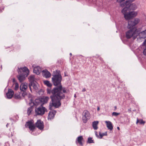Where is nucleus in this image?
I'll return each mask as SVG.
<instances>
[{"instance_id": "f257e3e1", "label": "nucleus", "mask_w": 146, "mask_h": 146, "mask_svg": "<svg viewBox=\"0 0 146 146\" xmlns=\"http://www.w3.org/2000/svg\"><path fill=\"white\" fill-rule=\"evenodd\" d=\"M52 76V82L54 85L57 87H54L52 90L50 88H47L46 89L47 94H51L50 96L51 102L49 105L50 110H52V108L53 106L58 108L61 106V100L65 98L64 93H67L66 88L62 87L61 85L62 78L60 71L56 70L54 71Z\"/></svg>"}, {"instance_id": "f03ea898", "label": "nucleus", "mask_w": 146, "mask_h": 146, "mask_svg": "<svg viewBox=\"0 0 146 146\" xmlns=\"http://www.w3.org/2000/svg\"><path fill=\"white\" fill-rule=\"evenodd\" d=\"M135 0H117V2L120 3L121 7H124V8H127L128 10H135L137 7L135 3L131 4V3Z\"/></svg>"}, {"instance_id": "7ed1b4c3", "label": "nucleus", "mask_w": 146, "mask_h": 146, "mask_svg": "<svg viewBox=\"0 0 146 146\" xmlns=\"http://www.w3.org/2000/svg\"><path fill=\"white\" fill-rule=\"evenodd\" d=\"M18 73L19 74L17 75V77L20 82L24 81L26 77L29 74V71L28 68L26 67L19 68Z\"/></svg>"}, {"instance_id": "20e7f679", "label": "nucleus", "mask_w": 146, "mask_h": 146, "mask_svg": "<svg viewBox=\"0 0 146 146\" xmlns=\"http://www.w3.org/2000/svg\"><path fill=\"white\" fill-rule=\"evenodd\" d=\"M122 13L124 15V17L126 20H129L132 18L136 17L137 14V12L130 11L127 8H124L121 11Z\"/></svg>"}, {"instance_id": "39448f33", "label": "nucleus", "mask_w": 146, "mask_h": 146, "mask_svg": "<svg viewBox=\"0 0 146 146\" xmlns=\"http://www.w3.org/2000/svg\"><path fill=\"white\" fill-rule=\"evenodd\" d=\"M139 20L137 18L130 20L128 21V27L129 28L135 30L136 29L134 27L139 23Z\"/></svg>"}, {"instance_id": "423d86ee", "label": "nucleus", "mask_w": 146, "mask_h": 146, "mask_svg": "<svg viewBox=\"0 0 146 146\" xmlns=\"http://www.w3.org/2000/svg\"><path fill=\"white\" fill-rule=\"evenodd\" d=\"M27 84L26 83H22L20 86V90L22 92V96L24 97L27 95L28 93L27 92Z\"/></svg>"}, {"instance_id": "0eeeda50", "label": "nucleus", "mask_w": 146, "mask_h": 146, "mask_svg": "<svg viewBox=\"0 0 146 146\" xmlns=\"http://www.w3.org/2000/svg\"><path fill=\"white\" fill-rule=\"evenodd\" d=\"M136 29L134 30L133 29H131L130 30L126 32L125 33L126 37L127 39H129L132 37H133V39H135L136 37Z\"/></svg>"}, {"instance_id": "6e6552de", "label": "nucleus", "mask_w": 146, "mask_h": 146, "mask_svg": "<svg viewBox=\"0 0 146 146\" xmlns=\"http://www.w3.org/2000/svg\"><path fill=\"white\" fill-rule=\"evenodd\" d=\"M46 110L45 107L42 106V105L40 106L38 108H35V113L37 115H43Z\"/></svg>"}, {"instance_id": "1a4fd4ad", "label": "nucleus", "mask_w": 146, "mask_h": 146, "mask_svg": "<svg viewBox=\"0 0 146 146\" xmlns=\"http://www.w3.org/2000/svg\"><path fill=\"white\" fill-rule=\"evenodd\" d=\"M136 37L135 38H136L137 36H139L140 39H144L146 38V29L141 32H140V31L138 29H136V34L135 35Z\"/></svg>"}, {"instance_id": "9d476101", "label": "nucleus", "mask_w": 146, "mask_h": 146, "mask_svg": "<svg viewBox=\"0 0 146 146\" xmlns=\"http://www.w3.org/2000/svg\"><path fill=\"white\" fill-rule=\"evenodd\" d=\"M82 117V120L83 122L84 123H86L88 120L90 119V114L89 112L87 110L84 111Z\"/></svg>"}, {"instance_id": "9b49d317", "label": "nucleus", "mask_w": 146, "mask_h": 146, "mask_svg": "<svg viewBox=\"0 0 146 146\" xmlns=\"http://www.w3.org/2000/svg\"><path fill=\"white\" fill-rule=\"evenodd\" d=\"M25 126L26 127H28L29 129L32 131H33L35 128V126L33 124V121L32 120L27 122Z\"/></svg>"}, {"instance_id": "f8f14e48", "label": "nucleus", "mask_w": 146, "mask_h": 146, "mask_svg": "<svg viewBox=\"0 0 146 146\" xmlns=\"http://www.w3.org/2000/svg\"><path fill=\"white\" fill-rule=\"evenodd\" d=\"M35 126L40 130L43 129L44 128L43 122L40 119H38L35 123Z\"/></svg>"}, {"instance_id": "ddd939ff", "label": "nucleus", "mask_w": 146, "mask_h": 146, "mask_svg": "<svg viewBox=\"0 0 146 146\" xmlns=\"http://www.w3.org/2000/svg\"><path fill=\"white\" fill-rule=\"evenodd\" d=\"M42 72L43 74V77L46 78H50L51 76L50 73L46 69L43 70Z\"/></svg>"}, {"instance_id": "4468645a", "label": "nucleus", "mask_w": 146, "mask_h": 146, "mask_svg": "<svg viewBox=\"0 0 146 146\" xmlns=\"http://www.w3.org/2000/svg\"><path fill=\"white\" fill-rule=\"evenodd\" d=\"M14 92L11 89H9L7 93H6V95L7 98L8 99L11 98Z\"/></svg>"}, {"instance_id": "2eb2a0df", "label": "nucleus", "mask_w": 146, "mask_h": 146, "mask_svg": "<svg viewBox=\"0 0 146 146\" xmlns=\"http://www.w3.org/2000/svg\"><path fill=\"white\" fill-rule=\"evenodd\" d=\"M56 112V111L54 110H52L51 111H50L48 115V119L50 120L53 119Z\"/></svg>"}, {"instance_id": "dca6fc26", "label": "nucleus", "mask_w": 146, "mask_h": 146, "mask_svg": "<svg viewBox=\"0 0 146 146\" xmlns=\"http://www.w3.org/2000/svg\"><path fill=\"white\" fill-rule=\"evenodd\" d=\"M31 103H32L33 102V105L34 106H37L39 105H40V106L42 105V101L39 99H36L35 100V102H33V100L31 99Z\"/></svg>"}, {"instance_id": "f3484780", "label": "nucleus", "mask_w": 146, "mask_h": 146, "mask_svg": "<svg viewBox=\"0 0 146 146\" xmlns=\"http://www.w3.org/2000/svg\"><path fill=\"white\" fill-rule=\"evenodd\" d=\"M83 140V138L82 136H80L77 138L76 141V143H79L81 146H83V144L82 142V141Z\"/></svg>"}, {"instance_id": "a211bd4d", "label": "nucleus", "mask_w": 146, "mask_h": 146, "mask_svg": "<svg viewBox=\"0 0 146 146\" xmlns=\"http://www.w3.org/2000/svg\"><path fill=\"white\" fill-rule=\"evenodd\" d=\"M105 123H106L107 127L108 129L110 131H112L113 129V126L111 122L109 121H106Z\"/></svg>"}, {"instance_id": "6ab92c4d", "label": "nucleus", "mask_w": 146, "mask_h": 146, "mask_svg": "<svg viewBox=\"0 0 146 146\" xmlns=\"http://www.w3.org/2000/svg\"><path fill=\"white\" fill-rule=\"evenodd\" d=\"M41 71V69L39 66H36L34 68L33 72L35 73L39 74Z\"/></svg>"}, {"instance_id": "aec40b11", "label": "nucleus", "mask_w": 146, "mask_h": 146, "mask_svg": "<svg viewBox=\"0 0 146 146\" xmlns=\"http://www.w3.org/2000/svg\"><path fill=\"white\" fill-rule=\"evenodd\" d=\"M142 46L143 49V53L144 55L146 56V43H145V41L143 42L142 44Z\"/></svg>"}, {"instance_id": "412c9836", "label": "nucleus", "mask_w": 146, "mask_h": 146, "mask_svg": "<svg viewBox=\"0 0 146 146\" xmlns=\"http://www.w3.org/2000/svg\"><path fill=\"white\" fill-rule=\"evenodd\" d=\"M99 123L98 121H94L92 122V127L94 130H97L98 129V125Z\"/></svg>"}, {"instance_id": "4be33fe9", "label": "nucleus", "mask_w": 146, "mask_h": 146, "mask_svg": "<svg viewBox=\"0 0 146 146\" xmlns=\"http://www.w3.org/2000/svg\"><path fill=\"white\" fill-rule=\"evenodd\" d=\"M44 84L46 85L49 88H50L51 89V87L52 86V85L51 83H50V82L48 80H44Z\"/></svg>"}, {"instance_id": "5701e85b", "label": "nucleus", "mask_w": 146, "mask_h": 146, "mask_svg": "<svg viewBox=\"0 0 146 146\" xmlns=\"http://www.w3.org/2000/svg\"><path fill=\"white\" fill-rule=\"evenodd\" d=\"M29 79L30 82V83L32 84L33 82H36V81L35 80V77L34 76H31L29 78Z\"/></svg>"}, {"instance_id": "b1692460", "label": "nucleus", "mask_w": 146, "mask_h": 146, "mask_svg": "<svg viewBox=\"0 0 146 146\" xmlns=\"http://www.w3.org/2000/svg\"><path fill=\"white\" fill-rule=\"evenodd\" d=\"M33 106H31L30 107L28 108L27 109V114L28 115H29L33 111Z\"/></svg>"}, {"instance_id": "393cba45", "label": "nucleus", "mask_w": 146, "mask_h": 146, "mask_svg": "<svg viewBox=\"0 0 146 146\" xmlns=\"http://www.w3.org/2000/svg\"><path fill=\"white\" fill-rule=\"evenodd\" d=\"M139 122L140 124L144 125L145 123V121H144L143 119H141L140 120H139L138 118L137 119L136 124H137Z\"/></svg>"}, {"instance_id": "a878e982", "label": "nucleus", "mask_w": 146, "mask_h": 146, "mask_svg": "<svg viewBox=\"0 0 146 146\" xmlns=\"http://www.w3.org/2000/svg\"><path fill=\"white\" fill-rule=\"evenodd\" d=\"M37 84L36 82H33V83L31 84L32 86H33V88L35 90L38 89V87L37 85Z\"/></svg>"}, {"instance_id": "bb28decb", "label": "nucleus", "mask_w": 146, "mask_h": 146, "mask_svg": "<svg viewBox=\"0 0 146 146\" xmlns=\"http://www.w3.org/2000/svg\"><path fill=\"white\" fill-rule=\"evenodd\" d=\"M92 138L89 137L88 138V141H87V143H94V140L92 139Z\"/></svg>"}, {"instance_id": "cd10ccee", "label": "nucleus", "mask_w": 146, "mask_h": 146, "mask_svg": "<svg viewBox=\"0 0 146 146\" xmlns=\"http://www.w3.org/2000/svg\"><path fill=\"white\" fill-rule=\"evenodd\" d=\"M14 98L16 99H21V97L19 94H15L14 96Z\"/></svg>"}, {"instance_id": "c85d7f7f", "label": "nucleus", "mask_w": 146, "mask_h": 146, "mask_svg": "<svg viewBox=\"0 0 146 146\" xmlns=\"http://www.w3.org/2000/svg\"><path fill=\"white\" fill-rule=\"evenodd\" d=\"M19 88V85L18 83H16L15 84V86L14 88V90H18Z\"/></svg>"}, {"instance_id": "c756f323", "label": "nucleus", "mask_w": 146, "mask_h": 146, "mask_svg": "<svg viewBox=\"0 0 146 146\" xmlns=\"http://www.w3.org/2000/svg\"><path fill=\"white\" fill-rule=\"evenodd\" d=\"M120 114V113H117L116 112H113L112 113V115L115 116H117L118 115H119Z\"/></svg>"}, {"instance_id": "7c9ffc66", "label": "nucleus", "mask_w": 146, "mask_h": 146, "mask_svg": "<svg viewBox=\"0 0 146 146\" xmlns=\"http://www.w3.org/2000/svg\"><path fill=\"white\" fill-rule=\"evenodd\" d=\"M1 2V0H0V3ZM4 9V8L3 7H1L0 6V13L2 12L3 10Z\"/></svg>"}, {"instance_id": "2f4dec72", "label": "nucleus", "mask_w": 146, "mask_h": 146, "mask_svg": "<svg viewBox=\"0 0 146 146\" xmlns=\"http://www.w3.org/2000/svg\"><path fill=\"white\" fill-rule=\"evenodd\" d=\"M99 135H100V137H99V138L100 139H102L103 137V136L102 135V133H101L100 132H99Z\"/></svg>"}, {"instance_id": "473e14b6", "label": "nucleus", "mask_w": 146, "mask_h": 146, "mask_svg": "<svg viewBox=\"0 0 146 146\" xmlns=\"http://www.w3.org/2000/svg\"><path fill=\"white\" fill-rule=\"evenodd\" d=\"M103 136H107V132H105V133H102Z\"/></svg>"}, {"instance_id": "72a5a7b5", "label": "nucleus", "mask_w": 146, "mask_h": 146, "mask_svg": "<svg viewBox=\"0 0 146 146\" xmlns=\"http://www.w3.org/2000/svg\"><path fill=\"white\" fill-rule=\"evenodd\" d=\"M95 132L96 136L98 138L99 137V136L98 134V133L97 131H95Z\"/></svg>"}, {"instance_id": "f704fd0d", "label": "nucleus", "mask_w": 146, "mask_h": 146, "mask_svg": "<svg viewBox=\"0 0 146 146\" xmlns=\"http://www.w3.org/2000/svg\"><path fill=\"white\" fill-rule=\"evenodd\" d=\"M31 86H32L31 84V83H29V87L30 90L31 91H32V89H31Z\"/></svg>"}, {"instance_id": "c9c22d12", "label": "nucleus", "mask_w": 146, "mask_h": 146, "mask_svg": "<svg viewBox=\"0 0 146 146\" xmlns=\"http://www.w3.org/2000/svg\"><path fill=\"white\" fill-rule=\"evenodd\" d=\"M99 59L102 62H104V60L103 59L100 57H99Z\"/></svg>"}, {"instance_id": "e433bc0d", "label": "nucleus", "mask_w": 146, "mask_h": 146, "mask_svg": "<svg viewBox=\"0 0 146 146\" xmlns=\"http://www.w3.org/2000/svg\"><path fill=\"white\" fill-rule=\"evenodd\" d=\"M86 91V89L85 88H84L82 90V91L83 92Z\"/></svg>"}, {"instance_id": "4c0bfd02", "label": "nucleus", "mask_w": 146, "mask_h": 146, "mask_svg": "<svg viewBox=\"0 0 146 146\" xmlns=\"http://www.w3.org/2000/svg\"><path fill=\"white\" fill-rule=\"evenodd\" d=\"M114 111H115L117 108V107L116 106H115L114 107Z\"/></svg>"}, {"instance_id": "58836bf2", "label": "nucleus", "mask_w": 146, "mask_h": 146, "mask_svg": "<svg viewBox=\"0 0 146 146\" xmlns=\"http://www.w3.org/2000/svg\"><path fill=\"white\" fill-rule=\"evenodd\" d=\"M13 82H16L15 80V78H13Z\"/></svg>"}, {"instance_id": "ea45409f", "label": "nucleus", "mask_w": 146, "mask_h": 146, "mask_svg": "<svg viewBox=\"0 0 146 146\" xmlns=\"http://www.w3.org/2000/svg\"><path fill=\"white\" fill-rule=\"evenodd\" d=\"M100 110V107H98L97 108V111H99Z\"/></svg>"}, {"instance_id": "a19ab883", "label": "nucleus", "mask_w": 146, "mask_h": 146, "mask_svg": "<svg viewBox=\"0 0 146 146\" xmlns=\"http://www.w3.org/2000/svg\"><path fill=\"white\" fill-rule=\"evenodd\" d=\"M9 123H7V125H6V126L7 127H8V125H9Z\"/></svg>"}, {"instance_id": "79ce46f5", "label": "nucleus", "mask_w": 146, "mask_h": 146, "mask_svg": "<svg viewBox=\"0 0 146 146\" xmlns=\"http://www.w3.org/2000/svg\"><path fill=\"white\" fill-rule=\"evenodd\" d=\"M117 129L118 130H120V128H119V127H117Z\"/></svg>"}, {"instance_id": "37998d69", "label": "nucleus", "mask_w": 146, "mask_h": 146, "mask_svg": "<svg viewBox=\"0 0 146 146\" xmlns=\"http://www.w3.org/2000/svg\"><path fill=\"white\" fill-rule=\"evenodd\" d=\"M74 97L75 98H76V95L75 94V95H74Z\"/></svg>"}, {"instance_id": "c03bdc74", "label": "nucleus", "mask_w": 146, "mask_h": 146, "mask_svg": "<svg viewBox=\"0 0 146 146\" xmlns=\"http://www.w3.org/2000/svg\"><path fill=\"white\" fill-rule=\"evenodd\" d=\"M70 56H72V53H70Z\"/></svg>"}, {"instance_id": "a18cd8bd", "label": "nucleus", "mask_w": 146, "mask_h": 146, "mask_svg": "<svg viewBox=\"0 0 146 146\" xmlns=\"http://www.w3.org/2000/svg\"><path fill=\"white\" fill-rule=\"evenodd\" d=\"M128 111L129 112H130L131 111V110H128Z\"/></svg>"}, {"instance_id": "49530a36", "label": "nucleus", "mask_w": 146, "mask_h": 146, "mask_svg": "<svg viewBox=\"0 0 146 146\" xmlns=\"http://www.w3.org/2000/svg\"><path fill=\"white\" fill-rule=\"evenodd\" d=\"M145 41H146V40H145Z\"/></svg>"}]
</instances>
